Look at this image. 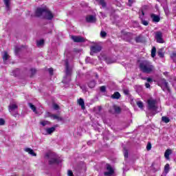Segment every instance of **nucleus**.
Masks as SVG:
<instances>
[{
  "label": "nucleus",
  "mask_w": 176,
  "mask_h": 176,
  "mask_svg": "<svg viewBox=\"0 0 176 176\" xmlns=\"http://www.w3.org/2000/svg\"><path fill=\"white\" fill-rule=\"evenodd\" d=\"M36 17H42L46 20H53L54 15L52 11L45 6L43 8H38L35 12Z\"/></svg>",
  "instance_id": "1"
},
{
  "label": "nucleus",
  "mask_w": 176,
  "mask_h": 176,
  "mask_svg": "<svg viewBox=\"0 0 176 176\" xmlns=\"http://www.w3.org/2000/svg\"><path fill=\"white\" fill-rule=\"evenodd\" d=\"M74 66L69 65L68 59L65 60V76L63 77V83L68 85L71 82V76H72V69Z\"/></svg>",
  "instance_id": "2"
},
{
  "label": "nucleus",
  "mask_w": 176,
  "mask_h": 176,
  "mask_svg": "<svg viewBox=\"0 0 176 176\" xmlns=\"http://www.w3.org/2000/svg\"><path fill=\"white\" fill-rule=\"evenodd\" d=\"M139 68L143 74H152V72H155V66L149 60H142L140 63Z\"/></svg>",
  "instance_id": "3"
},
{
  "label": "nucleus",
  "mask_w": 176,
  "mask_h": 176,
  "mask_svg": "<svg viewBox=\"0 0 176 176\" xmlns=\"http://www.w3.org/2000/svg\"><path fill=\"white\" fill-rule=\"evenodd\" d=\"M45 159H49V164H60L61 160L58 158L56 155L52 153H47L45 155Z\"/></svg>",
  "instance_id": "4"
},
{
  "label": "nucleus",
  "mask_w": 176,
  "mask_h": 176,
  "mask_svg": "<svg viewBox=\"0 0 176 176\" xmlns=\"http://www.w3.org/2000/svg\"><path fill=\"white\" fill-rule=\"evenodd\" d=\"M18 109L19 106H17L16 103H10L8 106L9 112H10L11 115H12V116H14V118H17V116H19V112L15 111V110Z\"/></svg>",
  "instance_id": "5"
},
{
  "label": "nucleus",
  "mask_w": 176,
  "mask_h": 176,
  "mask_svg": "<svg viewBox=\"0 0 176 176\" xmlns=\"http://www.w3.org/2000/svg\"><path fill=\"white\" fill-rule=\"evenodd\" d=\"M156 100L150 98L147 100L148 111H157V106H156Z\"/></svg>",
  "instance_id": "6"
},
{
  "label": "nucleus",
  "mask_w": 176,
  "mask_h": 176,
  "mask_svg": "<svg viewBox=\"0 0 176 176\" xmlns=\"http://www.w3.org/2000/svg\"><path fill=\"white\" fill-rule=\"evenodd\" d=\"M102 50V47L101 45H95L90 47V54L91 56H94L97 53H100Z\"/></svg>",
  "instance_id": "7"
},
{
  "label": "nucleus",
  "mask_w": 176,
  "mask_h": 176,
  "mask_svg": "<svg viewBox=\"0 0 176 176\" xmlns=\"http://www.w3.org/2000/svg\"><path fill=\"white\" fill-rule=\"evenodd\" d=\"M158 86H160L163 89V86L166 87L168 91H170V87H168V82L164 78H160L157 80Z\"/></svg>",
  "instance_id": "8"
},
{
  "label": "nucleus",
  "mask_w": 176,
  "mask_h": 176,
  "mask_svg": "<svg viewBox=\"0 0 176 176\" xmlns=\"http://www.w3.org/2000/svg\"><path fill=\"white\" fill-rule=\"evenodd\" d=\"M106 168L107 170V172L104 173V175L105 176H112L113 174H115V170H113V168H112V166L109 164H106Z\"/></svg>",
  "instance_id": "9"
},
{
  "label": "nucleus",
  "mask_w": 176,
  "mask_h": 176,
  "mask_svg": "<svg viewBox=\"0 0 176 176\" xmlns=\"http://www.w3.org/2000/svg\"><path fill=\"white\" fill-rule=\"evenodd\" d=\"M72 39L74 42H76L77 43H83L86 42V38L81 36H72Z\"/></svg>",
  "instance_id": "10"
},
{
  "label": "nucleus",
  "mask_w": 176,
  "mask_h": 176,
  "mask_svg": "<svg viewBox=\"0 0 176 176\" xmlns=\"http://www.w3.org/2000/svg\"><path fill=\"white\" fill-rule=\"evenodd\" d=\"M155 39L157 43H164V40L163 39V33L158 31L155 32Z\"/></svg>",
  "instance_id": "11"
},
{
  "label": "nucleus",
  "mask_w": 176,
  "mask_h": 176,
  "mask_svg": "<svg viewBox=\"0 0 176 176\" xmlns=\"http://www.w3.org/2000/svg\"><path fill=\"white\" fill-rule=\"evenodd\" d=\"M87 23H96L97 21V19L94 15H88L85 18Z\"/></svg>",
  "instance_id": "12"
},
{
  "label": "nucleus",
  "mask_w": 176,
  "mask_h": 176,
  "mask_svg": "<svg viewBox=\"0 0 176 176\" xmlns=\"http://www.w3.org/2000/svg\"><path fill=\"white\" fill-rule=\"evenodd\" d=\"M113 108L114 109V112L111 111V113H117L119 115V113L122 112V108L116 104H113Z\"/></svg>",
  "instance_id": "13"
},
{
  "label": "nucleus",
  "mask_w": 176,
  "mask_h": 176,
  "mask_svg": "<svg viewBox=\"0 0 176 176\" xmlns=\"http://www.w3.org/2000/svg\"><path fill=\"white\" fill-rule=\"evenodd\" d=\"M151 17L153 23H159L160 21V16L156 15L155 14H151Z\"/></svg>",
  "instance_id": "14"
},
{
  "label": "nucleus",
  "mask_w": 176,
  "mask_h": 176,
  "mask_svg": "<svg viewBox=\"0 0 176 176\" xmlns=\"http://www.w3.org/2000/svg\"><path fill=\"white\" fill-rule=\"evenodd\" d=\"M25 152H27L29 153V155H31V156H36V153L32 150L31 148H24Z\"/></svg>",
  "instance_id": "15"
},
{
  "label": "nucleus",
  "mask_w": 176,
  "mask_h": 176,
  "mask_svg": "<svg viewBox=\"0 0 176 176\" xmlns=\"http://www.w3.org/2000/svg\"><path fill=\"white\" fill-rule=\"evenodd\" d=\"M56 127H58V125H55L54 126H52L51 128H47L46 129V132L47 134H52V133H54L56 131Z\"/></svg>",
  "instance_id": "16"
},
{
  "label": "nucleus",
  "mask_w": 176,
  "mask_h": 176,
  "mask_svg": "<svg viewBox=\"0 0 176 176\" xmlns=\"http://www.w3.org/2000/svg\"><path fill=\"white\" fill-rule=\"evenodd\" d=\"M135 41L136 43H142V42H144V37L141 34H140L135 38Z\"/></svg>",
  "instance_id": "17"
},
{
  "label": "nucleus",
  "mask_w": 176,
  "mask_h": 176,
  "mask_svg": "<svg viewBox=\"0 0 176 176\" xmlns=\"http://www.w3.org/2000/svg\"><path fill=\"white\" fill-rule=\"evenodd\" d=\"M78 104L81 107V109H85V100H83V98H80L79 100H78Z\"/></svg>",
  "instance_id": "18"
},
{
  "label": "nucleus",
  "mask_w": 176,
  "mask_h": 176,
  "mask_svg": "<svg viewBox=\"0 0 176 176\" xmlns=\"http://www.w3.org/2000/svg\"><path fill=\"white\" fill-rule=\"evenodd\" d=\"M111 98H113V100H119V98H120L121 96H120V93H119L118 91L115 92L113 95H111Z\"/></svg>",
  "instance_id": "19"
},
{
  "label": "nucleus",
  "mask_w": 176,
  "mask_h": 176,
  "mask_svg": "<svg viewBox=\"0 0 176 176\" xmlns=\"http://www.w3.org/2000/svg\"><path fill=\"white\" fill-rule=\"evenodd\" d=\"M52 118L54 120H58V122H63V121H64V118H63L62 117H60V116H58L57 115L53 114V115H52Z\"/></svg>",
  "instance_id": "20"
},
{
  "label": "nucleus",
  "mask_w": 176,
  "mask_h": 176,
  "mask_svg": "<svg viewBox=\"0 0 176 176\" xmlns=\"http://www.w3.org/2000/svg\"><path fill=\"white\" fill-rule=\"evenodd\" d=\"M171 153H173V151L171 149H167L165 151L164 156L168 160L170 159V155H171Z\"/></svg>",
  "instance_id": "21"
},
{
  "label": "nucleus",
  "mask_w": 176,
  "mask_h": 176,
  "mask_svg": "<svg viewBox=\"0 0 176 176\" xmlns=\"http://www.w3.org/2000/svg\"><path fill=\"white\" fill-rule=\"evenodd\" d=\"M6 10H10V0H3Z\"/></svg>",
  "instance_id": "22"
},
{
  "label": "nucleus",
  "mask_w": 176,
  "mask_h": 176,
  "mask_svg": "<svg viewBox=\"0 0 176 176\" xmlns=\"http://www.w3.org/2000/svg\"><path fill=\"white\" fill-rule=\"evenodd\" d=\"M9 57L10 56H9V54H8V52L4 51L3 54V60L7 61V60H9Z\"/></svg>",
  "instance_id": "23"
},
{
  "label": "nucleus",
  "mask_w": 176,
  "mask_h": 176,
  "mask_svg": "<svg viewBox=\"0 0 176 176\" xmlns=\"http://www.w3.org/2000/svg\"><path fill=\"white\" fill-rule=\"evenodd\" d=\"M88 86L89 87H90V89H93L94 87H96V81L95 80H91L88 83Z\"/></svg>",
  "instance_id": "24"
},
{
  "label": "nucleus",
  "mask_w": 176,
  "mask_h": 176,
  "mask_svg": "<svg viewBox=\"0 0 176 176\" xmlns=\"http://www.w3.org/2000/svg\"><path fill=\"white\" fill-rule=\"evenodd\" d=\"M140 21L143 25H149V22L148 21H145L142 16H140Z\"/></svg>",
  "instance_id": "25"
},
{
  "label": "nucleus",
  "mask_w": 176,
  "mask_h": 176,
  "mask_svg": "<svg viewBox=\"0 0 176 176\" xmlns=\"http://www.w3.org/2000/svg\"><path fill=\"white\" fill-rule=\"evenodd\" d=\"M104 61L107 63V64H112L113 63H115V61H113L111 58L109 57H106L104 58Z\"/></svg>",
  "instance_id": "26"
},
{
  "label": "nucleus",
  "mask_w": 176,
  "mask_h": 176,
  "mask_svg": "<svg viewBox=\"0 0 176 176\" xmlns=\"http://www.w3.org/2000/svg\"><path fill=\"white\" fill-rule=\"evenodd\" d=\"M157 54L159 57H160L161 58H163V57H164V53H163V49H160L157 52Z\"/></svg>",
  "instance_id": "27"
},
{
  "label": "nucleus",
  "mask_w": 176,
  "mask_h": 176,
  "mask_svg": "<svg viewBox=\"0 0 176 176\" xmlns=\"http://www.w3.org/2000/svg\"><path fill=\"white\" fill-rule=\"evenodd\" d=\"M99 5H101L102 8H107V3L104 0H98Z\"/></svg>",
  "instance_id": "28"
},
{
  "label": "nucleus",
  "mask_w": 176,
  "mask_h": 176,
  "mask_svg": "<svg viewBox=\"0 0 176 176\" xmlns=\"http://www.w3.org/2000/svg\"><path fill=\"white\" fill-rule=\"evenodd\" d=\"M144 16H145V12H144V10H142V9L140 10L139 19H141V17H142V19H144Z\"/></svg>",
  "instance_id": "29"
},
{
  "label": "nucleus",
  "mask_w": 176,
  "mask_h": 176,
  "mask_svg": "<svg viewBox=\"0 0 176 176\" xmlns=\"http://www.w3.org/2000/svg\"><path fill=\"white\" fill-rule=\"evenodd\" d=\"M156 56V47H153L152 50H151V57H155Z\"/></svg>",
  "instance_id": "30"
},
{
  "label": "nucleus",
  "mask_w": 176,
  "mask_h": 176,
  "mask_svg": "<svg viewBox=\"0 0 176 176\" xmlns=\"http://www.w3.org/2000/svg\"><path fill=\"white\" fill-rule=\"evenodd\" d=\"M162 120L164 123H169L170 122V118H168V117H166V116L162 117Z\"/></svg>",
  "instance_id": "31"
},
{
  "label": "nucleus",
  "mask_w": 176,
  "mask_h": 176,
  "mask_svg": "<svg viewBox=\"0 0 176 176\" xmlns=\"http://www.w3.org/2000/svg\"><path fill=\"white\" fill-rule=\"evenodd\" d=\"M21 50V47H15L14 53L16 56H19V53H20V51Z\"/></svg>",
  "instance_id": "32"
},
{
  "label": "nucleus",
  "mask_w": 176,
  "mask_h": 176,
  "mask_svg": "<svg viewBox=\"0 0 176 176\" xmlns=\"http://www.w3.org/2000/svg\"><path fill=\"white\" fill-rule=\"evenodd\" d=\"M19 74H20V70L19 69H16L12 72L13 76H19Z\"/></svg>",
  "instance_id": "33"
},
{
  "label": "nucleus",
  "mask_w": 176,
  "mask_h": 176,
  "mask_svg": "<svg viewBox=\"0 0 176 176\" xmlns=\"http://www.w3.org/2000/svg\"><path fill=\"white\" fill-rule=\"evenodd\" d=\"M137 105L139 108H140V109H144V103H142V102L141 101H138L137 102Z\"/></svg>",
  "instance_id": "34"
},
{
  "label": "nucleus",
  "mask_w": 176,
  "mask_h": 176,
  "mask_svg": "<svg viewBox=\"0 0 176 176\" xmlns=\"http://www.w3.org/2000/svg\"><path fill=\"white\" fill-rule=\"evenodd\" d=\"M28 105L33 111V112H36V107H35V105L32 104V103H28Z\"/></svg>",
  "instance_id": "35"
},
{
  "label": "nucleus",
  "mask_w": 176,
  "mask_h": 176,
  "mask_svg": "<svg viewBox=\"0 0 176 176\" xmlns=\"http://www.w3.org/2000/svg\"><path fill=\"white\" fill-rule=\"evenodd\" d=\"M43 45H45V40L41 39L38 41H37V46H43Z\"/></svg>",
  "instance_id": "36"
},
{
  "label": "nucleus",
  "mask_w": 176,
  "mask_h": 176,
  "mask_svg": "<svg viewBox=\"0 0 176 176\" xmlns=\"http://www.w3.org/2000/svg\"><path fill=\"white\" fill-rule=\"evenodd\" d=\"M170 58H172V60L174 61V63H176V53L175 52H173L170 54Z\"/></svg>",
  "instance_id": "37"
},
{
  "label": "nucleus",
  "mask_w": 176,
  "mask_h": 176,
  "mask_svg": "<svg viewBox=\"0 0 176 176\" xmlns=\"http://www.w3.org/2000/svg\"><path fill=\"white\" fill-rule=\"evenodd\" d=\"M40 124H41V126L45 127V126H46L47 124H50V122L44 120V121L41 122Z\"/></svg>",
  "instance_id": "38"
},
{
  "label": "nucleus",
  "mask_w": 176,
  "mask_h": 176,
  "mask_svg": "<svg viewBox=\"0 0 176 176\" xmlns=\"http://www.w3.org/2000/svg\"><path fill=\"white\" fill-rule=\"evenodd\" d=\"M170 170V165L168 164H166L164 166V171L166 173V174H167V173H168Z\"/></svg>",
  "instance_id": "39"
},
{
  "label": "nucleus",
  "mask_w": 176,
  "mask_h": 176,
  "mask_svg": "<svg viewBox=\"0 0 176 176\" xmlns=\"http://www.w3.org/2000/svg\"><path fill=\"white\" fill-rule=\"evenodd\" d=\"M124 156L125 159H127V157H129V151L126 148H124Z\"/></svg>",
  "instance_id": "40"
},
{
  "label": "nucleus",
  "mask_w": 176,
  "mask_h": 176,
  "mask_svg": "<svg viewBox=\"0 0 176 176\" xmlns=\"http://www.w3.org/2000/svg\"><path fill=\"white\" fill-rule=\"evenodd\" d=\"M100 36L102 38H105L107 36V32L105 31H101L100 32Z\"/></svg>",
  "instance_id": "41"
},
{
  "label": "nucleus",
  "mask_w": 176,
  "mask_h": 176,
  "mask_svg": "<svg viewBox=\"0 0 176 176\" xmlns=\"http://www.w3.org/2000/svg\"><path fill=\"white\" fill-rule=\"evenodd\" d=\"M100 91L102 93H105V91H107V87L105 86L100 87Z\"/></svg>",
  "instance_id": "42"
},
{
  "label": "nucleus",
  "mask_w": 176,
  "mask_h": 176,
  "mask_svg": "<svg viewBox=\"0 0 176 176\" xmlns=\"http://www.w3.org/2000/svg\"><path fill=\"white\" fill-rule=\"evenodd\" d=\"M151 149H152V144H151V142H148L146 146V150L151 151Z\"/></svg>",
  "instance_id": "43"
},
{
  "label": "nucleus",
  "mask_w": 176,
  "mask_h": 176,
  "mask_svg": "<svg viewBox=\"0 0 176 176\" xmlns=\"http://www.w3.org/2000/svg\"><path fill=\"white\" fill-rule=\"evenodd\" d=\"M142 79L143 80H147V82H152V78H144V77H142Z\"/></svg>",
  "instance_id": "44"
},
{
  "label": "nucleus",
  "mask_w": 176,
  "mask_h": 176,
  "mask_svg": "<svg viewBox=\"0 0 176 176\" xmlns=\"http://www.w3.org/2000/svg\"><path fill=\"white\" fill-rule=\"evenodd\" d=\"M0 126H5V120L3 118H0Z\"/></svg>",
  "instance_id": "45"
},
{
  "label": "nucleus",
  "mask_w": 176,
  "mask_h": 176,
  "mask_svg": "<svg viewBox=\"0 0 176 176\" xmlns=\"http://www.w3.org/2000/svg\"><path fill=\"white\" fill-rule=\"evenodd\" d=\"M53 107H54V109H56V111L58 109H60V107L57 104H54Z\"/></svg>",
  "instance_id": "46"
},
{
  "label": "nucleus",
  "mask_w": 176,
  "mask_h": 176,
  "mask_svg": "<svg viewBox=\"0 0 176 176\" xmlns=\"http://www.w3.org/2000/svg\"><path fill=\"white\" fill-rule=\"evenodd\" d=\"M52 113H50V112H47L45 113V118H52Z\"/></svg>",
  "instance_id": "47"
},
{
  "label": "nucleus",
  "mask_w": 176,
  "mask_h": 176,
  "mask_svg": "<svg viewBox=\"0 0 176 176\" xmlns=\"http://www.w3.org/2000/svg\"><path fill=\"white\" fill-rule=\"evenodd\" d=\"M67 175H68V176H74V173H72V170H69L67 171Z\"/></svg>",
  "instance_id": "48"
},
{
  "label": "nucleus",
  "mask_w": 176,
  "mask_h": 176,
  "mask_svg": "<svg viewBox=\"0 0 176 176\" xmlns=\"http://www.w3.org/2000/svg\"><path fill=\"white\" fill-rule=\"evenodd\" d=\"M30 71H31L32 75H35V73L36 72V69H31Z\"/></svg>",
  "instance_id": "49"
},
{
  "label": "nucleus",
  "mask_w": 176,
  "mask_h": 176,
  "mask_svg": "<svg viewBox=\"0 0 176 176\" xmlns=\"http://www.w3.org/2000/svg\"><path fill=\"white\" fill-rule=\"evenodd\" d=\"M133 2H134V0H129V3H128L129 6H131Z\"/></svg>",
  "instance_id": "50"
},
{
  "label": "nucleus",
  "mask_w": 176,
  "mask_h": 176,
  "mask_svg": "<svg viewBox=\"0 0 176 176\" xmlns=\"http://www.w3.org/2000/svg\"><path fill=\"white\" fill-rule=\"evenodd\" d=\"M49 72H50V74L52 76L53 75V68L50 67L49 69H48Z\"/></svg>",
  "instance_id": "51"
},
{
  "label": "nucleus",
  "mask_w": 176,
  "mask_h": 176,
  "mask_svg": "<svg viewBox=\"0 0 176 176\" xmlns=\"http://www.w3.org/2000/svg\"><path fill=\"white\" fill-rule=\"evenodd\" d=\"M145 87H146V89H149V87H151V84H149V82H146Z\"/></svg>",
  "instance_id": "52"
},
{
  "label": "nucleus",
  "mask_w": 176,
  "mask_h": 176,
  "mask_svg": "<svg viewBox=\"0 0 176 176\" xmlns=\"http://www.w3.org/2000/svg\"><path fill=\"white\" fill-rule=\"evenodd\" d=\"M122 35H130V33L126 32H124V31H122Z\"/></svg>",
  "instance_id": "53"
},
{
  "label": "nucleus",
  "mask_w": 176,
  "mask_h": 176,
  "mask_svg": "<svg viewBox=\"0 0 176 176\" xmlns=\"http://www.w3.org/2000/svg\"><path fill=\"white\" fill-rule=\"evenodd\" d=\"M98 110L99 112H101V111H102V107L98 106Z\"/></svg>",
  "instance_id": "54"
},
{
  "label": "nucleus",
  "mask_w": 176,
  "mask_h": 176,
  "mask_svg": "<svg viewBox=\"0 0 176 176\" xmlns=\"http://www.w3.org/2000/svg\"><path fill=\"white\" fill-rule=\"evenodd\" d=\"M80 88L82 89V90H83V91H86V87L85 86H82V87H80Z\"/></svg>",
  "instance_id": "55"
},
{
  "label": "nucleus",
  "mask_w": 176,
  "mask_h": 176,
  "mask_svg": "<svg viewBox=\"0 0 176 176\" xmlns=\"http://www.w3.org/2000/svg\"><path fill=\"white\" fill-rule=\"evenodd\" d=\"M124 94H126V96H128V94H129V90H127V89L124 90Z\"/></svg>",
  "instance_id": "56"
},
{
  "label": "nucleus",
  "mask_w": 176,
  "mask_h": 176,
  "mask_svg": "<svg viewBox=\"0 0 176 176\" xmlns=\"http://www.w3.org/2000/svg\"><path fill=\"white\" fill-rule=\"evenodd\" d=\"M91 144H92L91 141H89V142H87L88 145H91Z\"/></svg>",
  "instance_id": "57"
},
{
  "label": "nucleus",
  "mask_w": 176,
  "mask_h": 176,
  "mask_svg": "<svg viewBox=\"0 0 176 176\" xmlns=\"http://www.w3.org/2000/svg\"><path fill=\"white\" fill-rule=\"evenodd\" d=\"M96 78L98 79V74H96Z\"/></svg>",
  "instance_id": "58"
},
{
  "label": "nucleus",
  "mask_w": 176,
  "mask_h": 176,
  "mask_svg": "<svg viewBox=\"0 0 176 176\" xmlns=\"http://www.w3.org/2000/svg\"><path fill=\"white\" fill-rule=\"evenodd\" d=\"M162 1L166 3V0H162Z\"/></svg>",
  "instance_id": "59"
},
{
  "label": "nucleus",
  "mask_w": 176,
  "mask_h": 176,
  "mask_svg": "<svg viewBox=\"0 0 176 176\" xmlns=\"http://www.w3.org/2000/svg\"><path fill=\"white\" fill-rule=\"evenodd\" d=\"M87 60H89V58H87L85 60L87 62Z\"/></svg>",
  "instance_id": "60"
},
{
  "label": "nucleus",
  "mask_w": 176,
  "mask_h": 176,
  "mask_svg": "<svg viewBox=\"0 0 176 176\" xmlns=\"http://www.w3.org/2000/svg\"><path fill=\"white\" fill-rule=\"evenodd\" d=\"M164 75H167V73H164Z\"/></svg>",
  "instance_id": "61"
},
{
  "label": "nucleus",
  "mask_w": 176,
  "mask_h": 176,
  "mask_svg": "<svg viewBox=\"0 0 176 176\" xmlns=\"http://www.w3.org/2000/svg\"><path fill=\"white\" fill-rule=\"evenodd\" d=\"M164 75H167V73H164Z\"/></svg>",
  "instance_id": "62"
}]
</instances>
